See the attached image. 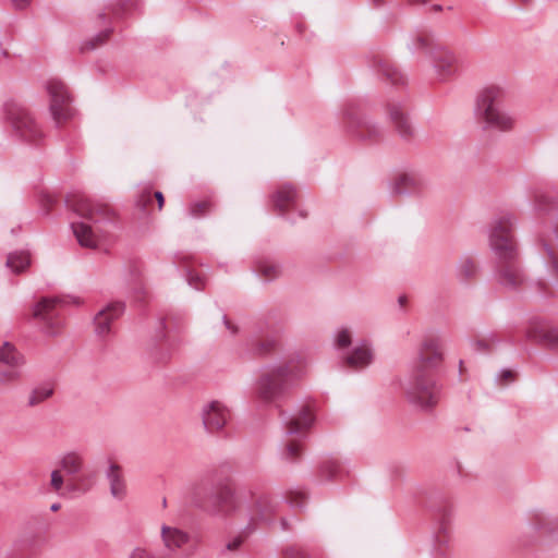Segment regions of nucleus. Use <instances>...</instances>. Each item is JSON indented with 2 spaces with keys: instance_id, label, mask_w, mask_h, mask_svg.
I'll use <instances>...</instances> for the list:
<instances>
[{
  "instance_id": "nucleus-1",
  "label": "nucleus",
  "mask_w": 558,
  "mask_h": 558,
  "mask_svg": "<svg viewBox=\"0 0 558 558\" xmlns=\"http://www.w3.org/2000/svg\"><path fill=\"white\" fill-rule=\"evenodd\" d=\"M505 90L496 85L483 88L476 100V111L480 120L488 126L501 132H509L515 125V119L502 108Z\"/></svg>"
},
{
  "instance_id": "nucleus-2",
  "label": "nucleus",
  "mask_w": 558,
  "mask_h": 558,
  "mask_svg": "<svg viewBox=\"0 0 558 558\" xmlns=\"http://www.w3.org/2000/svg\"><path fill=\"white\" fill-rule=\"evenodd\" d=\"M304 371L300 360H290L283 365L274 367L262 375L258 381V395L265 401H271L282 393L286 385L299 378Z\"/></svg>"
},
{
  "instance_id": "nucleus-3",
  "label": "nucleus",
  "mask_w": 558,
  "mask_h": 558,
  "mask_svg": "<svg viewBox=\"0 0 558 558\" xmlns=\"http://www.w3.org/2000/svg\"><path fill=\"white\" fill-rule=\"evenodd\" d=\"M405 395L413 403L424 409L435 407L440 398V386L435 373L411 371Z\"/></svg>"
},
{
  "instance_id": "nucleus-4",
  "label": "nucleus",
  "mask_w": 558,
  "mask_h": 558,
  "mask_svg": "<svg viewBox=\"0 0 558 558\" xmlns=\"http://www.w3.org/2000/svg\"><path fill=\"white\" fill-rule=\"evenodd\" d=\"M513 218L502 216L492 226L489 243L500 258H513L515 256V242L512 234Z\"/></svg>"
},
{
  "instance_id": "nucleus-5",
  "label": "nucleus",
  "mask_w": 558,
  "mask_h": 558,
  "mask_svg": "<svg viewBox=\"0 0 558 558\" xmlns=\"http://www.w3.org/2000/svg\"><path fill=\"white\" fill-rule=\"evenodd\" d=\"M444 362V345L439 337H425L417 351V357L412 367L414 371L437 373Z\"/></svg>"
},
{
  "instance_id": "nucleus-6",
  "label": "nucleus",
  "mask_w": 558,
  "mask_h": 558,
  "mask_svg": "<svg viewBox=\"0 0 558 558\" xmlns=\"http://www.w3.org/2000/svg\"><path fill=\"white\" fill-rule=\"evenodd\" d=\"M66 203L77 215L90 220L97 221L100 219H113L116 217V211L110 205L93 201L81 193L69 195Z\"/></svg>"
},
{
  "instance_id": "nucleus-7",
  "label": "nucleus",
  "mask_w": 558,
  "mask_h": 558,
  "mask_svg": "<svg viewBox=\"0 0 558 558\" xmlns=\"http://www.w3.org/2000/svg\"><path fill=\"white\" fill-rule=\"evenodd\" d=\"M48 93L50 96V112L58 126L65 124L73 117L71 107V97L66 86L57 80L48 83Z\"/></svg>"
},
{
  "instance_id": "nucleus-8",
  "label": "nucleus",
  "mask_w": 558,
  "mask_h": 558,
  "mask_svg": "<svg viewBox=\"0 0 558 558\" xmlns=\"http://www.w3.org/2000/svg\"><path fill=\"white\" fill-rule=\"evenodd\" d=\"M11 121L15 131L26 142L36 143L43 138L39 125L28 111L16 109L11 114Z\"/></svg>"
},
{
  "instance_id": "nucleus-9",
  "label": "nucleus",
  "mask_w": 558,
  "mask_h": 558,
  "mask_svg": "<svg viewBox=\"0 0 558 558\" xmlns=\"http://www.w3.org/2000/svg\"><path fill=\"white\" fill-rule=\"evenodd\" d=\"M229 420V411L219 401H211L203 411V423L207 430H221Z\"/></svg>"
},
{
  "instance_id": "nucleus-10",
  "label": "nucleus",
  "mask_w": 558,
  "mask_h": 558,
  "mask_svg": "<svg viewBox=\"0 0 558 558\" xmlns=\"http://www.w3.org/2000/svg\"><path fill=\"white\" fill-rule=\"evenodd\" d=\"M124 311V306L120 302H112L105 308L99 311L95 316L96 331L100 337L110 332V325L113 320L118 319Z\"/></svg>"
},
{
  "instance_id": "nucleus-11",
  "label": "nucleus",
  "mask_w": 558,
  "mask_h": 558,
  "mask_svg": "<svg viewBox=\"0 0 558 558\" xmlns=\"http://www.w3.org/2000/svg\"><path fill=\"white\" fill-rule=\"evenodd\" d=\"M387 111L399 135L405 140H411L414 136V129L410 123L407 109L400 104H390Z\"/></svg>"
},
{
  "instance_id": "nucleus-12",
  "label": "nucleus",
  "mask_w": 558,
  "mask_h": 558,
  "mask_svg": "<svg viewBox=\"0 0 558 558\" xmlns=\"http://www.w3.org/2000/svg\"><path fill=\"white\" fill-rule=\"evenodd\" d=\"M160 538L165 548L171 553L182 549L190 541L185 531L169 524L161 525Z\"/></svg>"
},
{
  "instance_id": "nucleus-13",
  "label": "nucleus",
  "mask_w": 558,
  "mask_h": 558,
  "mask_svg": "<svg viewBox=\"0 0 558 558\" xmlns=\"http://www.w3.org/2000/svg\"><path fill=\"white\" fill-rule=\"evenodd\" d=\"M106 476L112 497L122 500L126 496L128 490L122 466L116 461L110 460Z\"/></svg>"
},
{
  "instance_id": "nucleus-14",
  "label": "nucleus",
  "mask_w": 558,
  "mask_h": 558,
  "mask_svg": "<svg viewBox=\"0 0 558 558\" xmlns=\"http://www.w3.org/2000/svg\"><path fill=\"white\" fill-rule=\"evenodd\" d=\"M372 361L373 351L367 344L363 343L355 347L352 352L345 356L344 364L347 367L357 371L367 367Z\"/></svg>"
},
{
  "instance_id": "nucleus-15",
  "label": "nucleus",
  "mask_w": 558,
  "mask_h": 558,
  "mask_svg": "<svg viewBox=\"0 0 558 558\" xmlns=\"http://www.w3.org/2000/svg\"><path fill=\"white\" fill-rule=\"evenodd\" d=\"M73 233L83 247L95 250L98 247V236L93 228L86 223L78 222L72 225Z\"/></svg>"
},
{
  "instance_id": "nucleus-16",
  "label": "nucleus",
  "mask_w": 558,
  "mask_h": 558,
  "mask_svg": "<svg viewBox=\"0 0 558 558\" xmlns=\"http://www.w3.org/2000/svg\"><path fill=\"white\" fill-rule=\"evenodd\" d=\"M62 303L58 298H41L34 306L33 316L44 322L57 315L56 311Z\"/></svg>"
},
{
  "instance_id": "nucleus-17",
  "label": "nucleus",
  "mask_w": 558,
  "mask_h": 558,
  "mask_svg": "<svg viewBox=\"0 0 558 558\" xmlns=\"http://www.w3.org/2000/svg\"><path fill=\"white\" fill-rule=\"evenodd\" d=\"M500 276L502 282L509 286H518L522 282L523 276L519 266L514 263L513 258H501Z\"/></svg>"
},
{
  "instance_id": "nucleus-18",
  "label": "nucleus",
  "mask_w": 558,
  "mask_h": 558,
  "mask_svg": "<svg viewBox=\"0 0 558 558\" xmlns=\"http://www.w3.org/2000/svg\"><path fill=\"white\" fill-rule=\"evenodd\" d=\"M54 389V384L50 381L34 387L28 393L27 405L33 408L44 403L53 396Z\"/></svg>"
},
{
  "instance_id": "nucleus-19",
  "label": "nucleus",
  "mask_w": 558,
  "mask_h": 558,
  "mask_svg": "<svg viewBox=\"0 0 558 558\" xmlns=\"http://www.w3.org/2000/svg\"><path fill=\"white\" fill-rule=\"evenodd\" d=\"M314 416L308 408H304L296 416L292 417L288 423L289 434H303L312 425Z\"/></svg>"
},
{
  "instance_id": "nucleus-20",
  "label": "nucleus",
  "mask_w": 558,
  "mask_h": 558,
  "mask_svg": "<svg viewBox=\"0 0 558 558\" xmlns=\"http://www.w3.org/2000/svg\"><path fill=\"white\" fill-rule=\"evenodd\" d=\"M527 336L532 339L544 342L553 349H558V329L535 327L527 331Z\"/></svg>"
},
{
  "instance_id": "nucleus-21",
  "label": "nucleus",
  "mask_w": 558,
  "mask_h": 558,
  "mask_svg": "<svg viewBox=\"0 0 558 558\" xmlns=\"http://www.w3.org/2000/svg\"><path fill=\"white\" fill-rule=\"evenodd\" d=\"M84 465V458L82 454L70 451L66 452L60 460V466L70 475L77 474L81 472Z\"/></svg>"
},
{
  "instance_id": "nucleus-22",
  "label": "nucleus",
  "mask_w": 558,
  "mask_h": 558,
  "mask_svg": "<svg viewBox=\"0 0 558 558\" xmlns=\"http://www.w3.org/2000/svg\"><path fill=\"white\" fill-rule=\"evenodd\" d=\"M436 68L442 77H449L458 70V60L450 52H442L436 60Z\"/></svg>"
},
{
  "instance_id": "nucleus-23",
  "label": "nucleus",
  "mask_w": 558,
  "mask_h": 558,
  "mask_svg": "<svg viewBox=\"0 0 558 558\" xmlns=\"http://www.w3.org/2000/svg\"><path fill=\"white\" fill-rule=\"evenodd\" d=\"M253 497V520L263 521L266 520L271 511L272 507L265 496Z\"/></svg>"
},
{
  "instance_id": "nucleus-24",
  "label": "nucleus",
  "mask_w": 558,
  "mask_h": 558,
  "mask_svg": "<svg viewBox=\"0 0 558 558\" xmlns=\"http://www.w3.org/2000/svg\"><path fill=\"white\" fill-rule=\"evenodd\" d=\"M0 363L14 367L23 363V357L11 343H3L0 347Z\"/></svg>"
},
{
  "instance_id": "nucleus-25",
  "label": "nucleus",
  "mask_w": 558,
  "mask_h": 558,
  "mask_svg": "<svg viewBox=\"0 0 558 558\" xmlns=\"http://www.w3.org/2000/svg\"><path fill=\"white\" fill-rule=\"evenodd\" d=\"M389 184L396 194H402L415 190L417 181L415 177H392Z\"/></svg>"
},
{
  "instance_id": "nucleus-26",
  "label": "nucleus",
  "mask_w": 558,
  "mask_h": 558,
  "mask_svg": "<svg viewBox=\"0 0 558 558\" xmlns=\"http://www.w3.org/2000/svg\"><path fill=\"white\" fill-rule=\"evenodd\" d=\"M378 69L392 84H402L404 82V76L388 60H380L378 62Z\"/></svg>"
},
{
  "instance_id": "nucleus-27",
  "label": "nucleus",
  "mask_w": 558,
  "mask_h": 558,
  "mask_svg": "<svg viewBox=\"0 0 558 558\" xmlns=\"http://www.w3.org/2000/svg\"><path fill=\"white\" fill-rule=\"evenodd\" d=\"M294 190L290 187H282L275 196V205L279 210L284 211L294 203Z\"/></svg>"
},
{
  "instance_id": "nucleus-28",
  "label": "nucleus",
  "mask_w": 558,
  "mask_h": 558,
  "mask_svg": "<svg viewBox=\"0 0 558 558\" xmlns=\"http://www.w3.org/2000/svg\"><path fill=\"white\" fill-rule=\"evenodd\" d=\"M31 259L27 253L10 254L7 265L16 274L24 271L29 266Z\"/></svg>"
},
{
  "instance_id": "nucleus-29",
  "label": "nucleus",
  "mask_w": 558,
  "mask_h": 558,
  "mask_svg": "<svg viewBox=\"0 0 558 558\" xmlns=\"http://www.w3.org/2000/svg\"><path fill=\"white\" fill-rule=\"evenodd\" d=\"M44 331L50 337H54L61 333L63 329V322L57 316H52L43 322Z\"/></svg>"
},
{
  "instance_id": "nucleus-30",
  "label": "nucleus",
  "mask_w": 558,
  "mask_h": 558,
  "mask_svg": "<svg viewBox=\"0 0 558 558\" xmlns=\"http://www.w3.org/2000/svg\"><path fill=\"white\" fill-rule=\"evenodd\" d=\"M258 272L265 280H272L279 276L280 270L270 262H262L258 265Z\"/></svg>"
},
{
  "instance_id": "nucleus-31",
  "label": "nucleus",
  "mask_w": 558,
  "mask_h": 558,
  "mask_svg": "<svg viewBox=\"0 0 558 558\" xmlns=\"http://www.w3.org/2000/svg\"><path fill=\"white\" fill-rule=\"evenodd\" d=\"M233 494L230 490H225L220 496L219 511L229 514L236 510V506L233 505Z\"/></svg>"
},
{
  "instance_id": "nucleus-32",
  "label": "nucleus",
  "mask_w": 558,
  "mask_h": 558,
  "mask_svg": "<svg viewBox=\"0 0 558 558\" xmlns=\"http://www.w3.org/2000/svg\"><path fill=\"white\" fill-rule=\"evenodd\" d=\"M68 487L72 492L86 493L90 489L92 484L85 477H75L69 481Z\"/></svg>"
},
{
  "instance_id": "nucleus-33",
  "label": "nucleus",
  "mask_w": 558,
  "mask_h": 558,
  "mask_svg": "<svg viewBox=\"0 0 558 558\" xmlns=\"http://www.w3.org/2000/svg\"><path fill=\"white\" fill-rule=\"evenodd\" d=\"M136 204L143 211L150 213L153 210V193L150 191H143Z\"/></svg>"
},
{
  "instance_id": "nucleus-34",
  "label": "nucleus",
  "mask_w": 558,
  "mask_h": 558,
  "mask_svg": "<svg viewBox=\"0 0 558 558\" xmlns=\"http://www.w3.org/2000/svg\"><path fill=\"white\" fill-rule=\"evenodd\" d=\"M210 210V203L207 201H199L194 203L191 208L190 213L195 218H201L205 216Z\"/></svg>"
},
{
  "instance_id": "nucleus-35",
  "label": "nucleus",
  "mask_w": 558,
  "mask_h": 558,
  "mask_svg": "<svg viewBox=\"0 0 558 558\" xmlns=\"http://www.w3.org/2000/svg\"><path fill=\"white\" fill-rule=\"evenodd\" d=\"M64 480L60 470H53L50 476V488L52 492L59 494L63 487Z\"/></svg>"
},
{
  "instance_id": "nucleus-36",
  "label": "nucleus",
  "mask_w": 558,
  "mask_h": 558,
  "mask_svg": "<svg viewBox=\"0 0 558 558\" xmlns=\"http://www.w3.org/2000/svg\"><path fill=\"white\" fill-rule=\"evenodd\" d=\"M20 378V375L16 371H5V372H0V384L1 385H5V384H11V383H15Z\"/></svg>"
},
{
  "instance_id": "nucleus-37",
  "label": "nucleus",
  "mask_w": 558,
  "mask_h": 558,
  "mask_svg": "<svg viewBox=\"0 0 558 558\" xmlns=\"http://www.w3.org/2000/svg\"><path fill=\"white\" fill-rule=\"evenodd\" d=\"M337 345L339 348H345L351 343V332L348 329H342L337 335Z\"/></svg>"
},
{
  "instance_id": "nucleus-38",
  "label": "nucleus",
  "mask_w": 558,
  "mask_h": 558,
  "mask_svg": "<svg viewBox=\"0 0 558 558\" xmlns=\"http://www.w3.org/2000/svg\"><path fill=\"white\" fill-rule=\"evenodd\" d=\"M301 445L295 441V440H290L288 446H287V456L290 458V459H295L300 456L301 453Z\"/></svg>"
},
{
  "instance_id": "nucleus-39",
  "label": "nucleus",
  "mask_w": 558,
  "mask_h": 558,
  "mask_svg": "<svg viewBox=\"0 0 558 558\" xmlns=\"http://www.w3.org/2000/svg\"><path fill=\"white\" fill-rule=\"evenodd\" d=\"M284 558H307V555L303 549L291 546L284 550Z\"/></svg>"
},
{
  "instance_id": "nucleus-40",
  "label": "nucleus",
  "mask_w": 558,
  "mask_h": 558,
  "mask_svg": "<svg viewBox=\"0 0 558 558\" xmlns=\"http://www.w3.org/2000/svg\"><path fill=\"white\" fill-rule=\"evenodd\" d=\"M290 504L301 506L305 500V495L302 492H290L288 495Z\"/></svg>"
},
{
  "instance_id": "nucleus-41",
  "label": "nucleus",
  "mask_w": 558,
  "mask_h": 558,
  "mask_svg": "<svg viewBox=\"0 0 558 558\" xmlns=\"http://www.w3.org/2000/svg\"><path fill=\"white\" fill-rule=\"evenodd\" d=\"M475 270V265L472 260H465L461 266V271L463 276L470 277Z\"/></svg>"
},
{
  "instance_id": "nucleus-42",
  "label": "nucleus",
  "mask_w": 558,
  "mask_h": 558,
  "mask_svg": "<svg viewBox=\"0 0 558 558\" xmlns=\"http://www.w3.org/2000/svg\"><path fill=\"white\" fill-rule=\"evenodd\" d=\"M189 282L195 289H203L204 287L203 280L197 275H190Z\"/></svg>"
},
{
  "instance_id": "nucleus-43",
  "label": "nucleus",
  "mask_w": 558,
  "mask_h": 558,
  "mask_svg": "<svg viewBox=\"0 0 558 558\" xmlns=\"http://www.w3.org/2000/svg\"><path fill=\"white\" fill-rule=\"evenodd\" d=\"M156 198L157 201V208L158 210H161L163 208L165 198L161 192H155L153 193V199Z\"/></svg>"
},
{
  "instance_id": "nucleus-44",
  "label": "nucleus",
  "mask_w": 558,
  "mask_h": 558,
  "mask_svg": "<svg viewBox=\"0 0 558 558\" xmlns=\"http://www.w3.org/2000/svg\"><path fill=\"white\" fill-rule=\"evenodd\" d=\"M514 378V373L511 371H504L500 375V379L504 383H509Z\"/></svg>"
},
{
  "instance_id": "nucleus-45",
  "label": "nucleus",
  "mask_w": 558,
  "mask_h": 558,
  "mask_svg": "<svg viewBox=\"0 0 558 558\" xmlns=\"http://www.w3.org/2000/svg\"><path fill=\"white\" fill-rule=\"evenodd\" d=\"M416 41L420 46H427L429 38L427 36L421 35L417 37Z\"/></svg>"
},
{
  "instance_id": "nucleus-46",
  "label": "nucleus",
  "mask_w": 558,
  "mask_h": 558,
  "mask_svg": "<svg viewBox=\"0 0 558 558\" xmlns=\"http://www.w3.org/2000/svg\"><path fill=\"white\" fill-rule=\"evenodd\" d=\"M12 1L16 8L22 9V8L26 7L31 0H12Z\"/></svg>"
},
{
  "instance_id": "nucleus-47",
  "label": "nucleus",
  "mask_w": 558,
  "mask_h": 558,
  "mask_svg": "<svg viewBox=\"0 0 558 558\" xmlns=\"http://www.w3.org/2000/svg\"><path fill=\"white\" fill-rule=\"evenodd\" d=\"M240 545H241V539H240V538L234 539L233 542H231V543H229V544H228V549H230V550H234V549H236Z\"/></svg>"
},
{
  "instance_id": "nucleus-48",
  "label": "nucleus",
  "mask_w": 558,
  "mask_h": 558,
  "mask_svg": "<svg viewBox=\"0 0 558 558\" xmlns=\"http://www.w3.org/2000/svg\"><path fill=\"white\" fill-rule=\"evenodd\" d=\"M108 36H109V33H108V32H106V33H104L101 36H99V37L97 38V40H99L100 43H104V41L108 38Z\"/></svg>"
},
{
  "instance_id": "nucleus-49",
  "label": "nucleus",
  "mask_w": 558,
  "mask_h": 558,
  "mask_svg": "<svg viewBox=\"0 0 558 558\" xmlns=\"http://www.w3.org/2000/svg\"><path fill=\"white\" fill-rule=\"evenodd\" d=\"M226 326L234 333L236 331V328L231 325L229 320L226 319Z\"/></svg>"
},
{
  "instance_id": "nucleus-50",
  "label": "nucleus",
  "mask_w": 558,
  "mask_h": 558,
  "mask_svg": "<svg viewBox=\"0 0 558 558\" xmlns=\"http://www.w3.org/2000/svg\"><path fill=\"white\" fill-rule=\"evenodd\" d=\"M59 509H60V504H53V505L51 506V510H52V511H58Z\"/></svg>"
},
{
  "instance_id": "nucleus-51",
  "label": "nucleus",
  "mask_w": 558,
  "mask_h": 558,
  "mask_svg": "<svg viewBox=\"0 0 558 558\" xmlns=\"http://www.w3.org/2000/svg\"><path fill=\"white\" fill-rule=\"evenodd\" d=\"M553 263H554L555 267H558L557 260L555 258H554Z\"/></svg>"
}]
</instances>
